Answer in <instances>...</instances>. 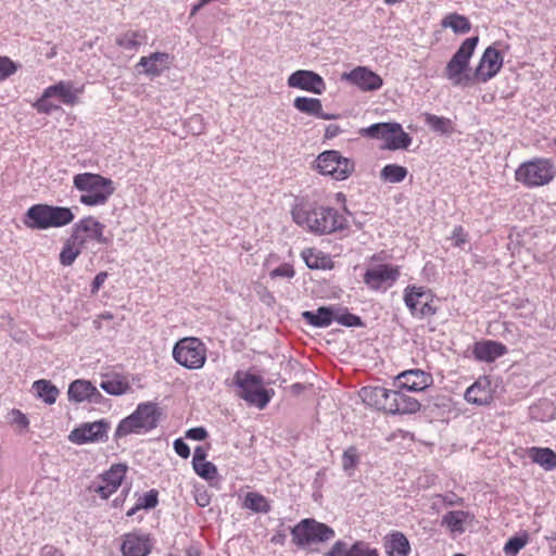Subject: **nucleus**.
<instances>
[{
    "label": "nucleus",
    "mask_w": 556,
    "mask_h": 556,
    "mask_svg": "<svg viewBox=\"0 0 556 556\" xmlns=\"http://www.w3.org/2000/svg\"><path fill=\"white\" fill-rule=\"evenodd\" d=\"M138 503L146 510L155 508L159 504V492L155 489H151L138 498Z\"/></svg>",
    "instance_id": "3c124183"
},
{
    "label": "nucleus",
    "mask_w": 556,
    "mask_h": 556,
    "mask_svg": "<svg viewBox=\"0 0 556 556\" xmlns=\"http://www.w3.org/2000/svg\"><path fill=\"white\" fill-rule=\"evenodd\" d=\"M344 556H380L376 547H371L368 542L358 540L355 541Z\"/></svg>",
    "instance_id": "a18cd8bd"
},
{
    "label": "nucleus",
    "mask_w": 556,
    "mask_h": 556,
    "mask_svg": "<svg viewBox=\"0 0 556 556\" xmlns=\"http://www.w3.org/2000/svg\"><path fill=\"white\" fill-rule=\"evenodd\" d=\"M433 383L430 372L422 369H408L400 372L393 381L395 391L422 392Z\"/></svg>",
    "instance_id": "dca6fc26"
},
{
    "label": "nucleus",
    "mask_w": 556,
    "mask_h": 556,
    "mask_svg": "<svg viewBox=\"0 0 556 556\" xmlns=\"http://www.w3.org/2000/svg\"><path fill=\"white\" fill-rule=\"evenodd\" d=\"M83 248L84 245H80L79 241L74 242L71 236L61 250L60 263L63 266H71L81 253Z\"/></svg>",
    "instance_id": "ea45409f"
},
{
    "label": "nucleus",
    "mask_w": 556,
    "mask_h": 556,
    "mask_svg": "<svg viewBox=\"0 0 556 556\" xmlns=\"http://www.w3.org/2000/svg\"><path fill=\"white\" fill-rule=\"evenodd\" d=\"M530 416L532 419L547 421L554 418L555 408L551 402L542 401L530 407Z\"/></svg>",
    "instance_id": "c03bdc74"
},
{
    "label": "nucleus",
    "mask_w": 556,
    "mask_h": 556,
    "mask_svg": "<svg viewBox=\"0 0 556 556\" xmlns=\"http://www.w3.org/2000/svg\"><path fill=\"white\" fill-rule=\"evenodd\" d=\"M424 118L431 131L440 136H451L455 131V124L451 118L431 113H424Z\"/></svg>",
    "instance_id": "72a5a7b5"
},
{
    "label": "nucleus",
    "mask_w": 556,
    "mask_h": 556,
    "mask_svg": "<svg viewBox=\"0 0 556 556\" xmlns=\"http://www.w3.org/2000/svg\"><path fill=\"white\" fill-rule=\"evenodd\" d=\"M195 503L200 507H206L211 503V496L206 490H198L194 496Z\"/></svg>",
    "instance_id": "e2e57ef3"
},
{
    "label": "nucleus",
    "mask_w": 556,
    "mask_h": 556,
    "mask_svg": "<svg viewBox=\"0 0 556 556\" xmlns=\"http://www.w3.org/2000/svg\"><path fill=\"white\" fill-rule=\"evenodd\" d=\"M242 507L256 514H268L271 510L269 501L258 492H248Z\"/></svg>",
    "instance_id": "f704fd0d"
},
{
    "label": "nucleus",
    "mask_w": 556,
    "mask_h": 556,
    "mask_svg": "<svg viewBox=\"0 0 556 556\" xmlns=\"http://www.w3.org/2000/svg\"><path fill=\"white\" fill-rule=\"evenodd\" d=\"M206 345L195 337L179 339L173 348V358L180 366L189 369H201L206 362Z\"/></svg>",
    "instance_id": "1a4fd4ad"
},
{
    "label": "nucleus",
    "mask_w": 556,
    "mask_h": 556,
    "mask_svg": "<svg viewBox=\"0 0 556 556\" xmlns=\"http://www.w3.org/2000/svg\"><path fill=\"white\" fill-rule=\"evenodd\" d=\"M383 546L387 556H408L410 554V543L404 533L392 531L383 539Z\"/></svg>",
    "instance_id": "cd10ccee"
},
{
    "label": "nucleus",
    "mask_w": 556,
    "mask_h": 556,
    "mask_svg": "<svg viewBox=\"0 0 556 556\" xmlns=\"http://www.w3.org/2000/svg\"><path fill=\"white\" fill-rule=\"evenodd\" d=\"M346 552H349L348 544L344 541L339 540L328 552L325 553V556H344Z\"/></svg>",
    "instance_id": "bf43d9fd"
},
{
    "label": "nucleus",
    "mask_w": 556,
    "mask_h": 556,
    "mask_svg": "<svg viewBox=\"0 0 556 556\" xmlns=\"http://www.w3.org/2000/svg\"><path fill=\"white\" fill-rule=\"evenodd\" d=\"M403 300L414 318L424 319L438 312L433 294L424 287L408 285L404 289Z\"/></svg>",
    "instance_id": "f8f14e48"
},
{
    "label": "nucleus",
    "mask_w": 556,
    "mask_h": 556,
    "mask_svg": "<svg viewBox=\"0 0 556 556\" xmlns=\"http://www.w3.org/2000/svg\"><path fill=\"white\" fill-rule=\"evenodd\" d=\"M194 472L205 480H213L217 476L216 466L207 460L192 465Z\"/></svg>",
    "instance_id": "09e8293b"
},
{
    "label": "nucleus",
    "mask_w": 556,
    "mask_h": 556,
    "mask_svg": "<svg viewBox=\"0 0 556 556\" xmlns=\"http://www.w3.org/2000/svg\"><path fill=\"white\" fill-rule=\"evenodd\" d=\"M17 70L16 64L8 56H0V80L13 75Z\"/></svg>",
    "instance_id": "603ef678"
},
{
    "label": "nucleus",
    "mask_w": 556,
    "mask_h": 556,
    "mask_svg": "<svg viewBox=\"0 0 556 556\" xmlns=\"http://www.w3.org/2000/svg\"><path fill=\"white\" fill-rule=\"evenodd\" d=\"M301 256L309 269L325 270L331 269L333 267V262L330 256L317 249H304L301 253Z\"/></svg>",
    "instance_id": "473e14b6"
},
{
    "label": "nucleus",
    "mask_w": 556,
    "mask_h": 556,
    "mask_svg": "<svg viewBox=\"0 0 556 556\" xmlns=\"http://www.w3.org/2000/svg\"><path fill=\"white\" fill-rule=\"evenodd\" d=\"M473 515L465 510H451L442 517V526L452 533L462 534L465 532L464 525L473 520Z\"/></svg>",
    "instance_id": "7c9ffc66"
},
{
    "label": "nucleus",
    "mask_w": 556,
    "mask_h": 556,
    "mask_svg": "<svg viewBox=\"0 0 556 556\" xmlns=\"http://www.w3.org/2000/svg\"><path fill=\"white\" fill-rule=\"evenodd\" d=\"M359 463V455L356 446L352 445L344 450L342 455V468L351 476Z\"/></svg>",
    "instance_id": "49530a36"
},
{
    "label": "nucleus",
    "mask_w": 556,
    "mask_h": 556,
    "mask_svg": "<svg viewBox=\"0 0 556 556\" xmlns=\"http://www.w3.org/2000/svg\"><path fill=\"white\" fill-rule=\"evenodd\" d=\"M109 429L110 422L106 419L84 422L70 432L68 440L77 445L105 442L109 438Z\"/></svg>",
    "instance_id": "2eb2a0df"
},
{
    "label": "nucleus",
    "mask_w": 556,
    "mask_h": 556,
    "mask_svg": "<svg viewBox=\"0 0 556 556\" xmlns=\"http://www.w3.org/2000/svg\"><path fill=\"white\" fill-rule=\"evenodd\" d=\"M302 318L315 328L329 327L336 318V305L320 306L316 311H304Z\"/></svg>",
    "instance_id": "c85d7f7f"
},
{
    "label": "nucleus",
    "mask_w": 556,
    "mask_h": 556,
    "mask_svg": "<svg viewBox=\"0 0 556 556\" xmlns=\"http://www.w3.org/2000/svg\"><path fill=\"white\" fill-rule=\"evenodd\" d=\"M291 214L295 224L317 235L332 233L348 227L346 218L329 206L295 205Z\"/></svg>",
    "instance_id": "f257e3e1"
},
{
    "label": "nucleus",
    "mask_w": 556,
    "mask_h": 556,
    "mask_svg": "<svg viewBox=\"0 0 556 556\" xmlns=\"http://www.w3.org/2000/svg\"><path fill=\"white\" fill-rule=\"evenodd\" d=\"M288 86L314 94H323L326 91L324 78L316 72L308 70H298L288 77Z\"/></svg>",
    "instance_id": "aec40b11"
},
{
    "label": "nucleus",
    "mask_w": 556,
    "mask_h": 556,
    "mask_svg": "<svg viewBox=\"0 0 556 556\" xmlns=\"http://www.w3.org/2000/svg\"><path fill=\"white\" fill-rule=\"evenodd\" d=\"M408 174L406 167L397 164H387L380 170V178L390 184L402 182Z\"/></svg>",
    "instance_id": "58836bf2"
},
{
    "label": "nucleus",
    "mask_w": 556,
    "mask_h": 556,
    "mask_svg": "<svg viewBox=\"0 0 556 556\" xmlns=\"http://www.w3.org/2000/svg\"><path fill=\"white\" fill-rule=\"evenodd\" d=\"M74 218L71 207L39 203L27 208L23 223L29 229L46 230L67 226Z\"/></svg>",
    "instance_id": "7ed1b4c3"
},
{
    "label": "nucleus",
    "mask_w": 556,
    "mask_h": 556,
    "mask_svg": "<svg viewBox=\"0 0 556 556\" xmlns=\"http://www.w3.org/2000/svg\"><path fill=\"white\" fill-rule=\"evenodd\" d=\"M528 543V535H515L507 540L503 551L508 556H516Z\"/></svg>",
    "instance_id": "de8ad7c7"
},
{
    "label": "nucleus",
    "mask_w": 556,
    "mask_h": 556,
    "mask_svg": "<svg viewBox=\"0 0 556 556\" xmlns=\"http://www.w3.org/2000/svg\"><path fill=\"white\" fill-rule=\"evenodd\" d=\"M170 64L169 54L166 52H152L141 56L135 68L139 75H146L153 79L161 76Z\"/></svg>",
    "instance_id": "412c9836"
},
{
    "label": "nucleus",
    "mask_w": 556,
    "mask_h": 556,
    "mask_svg": "<svg viewBox=\"0 0 556 556\" xmlns=\"http://www.w3.org/2000/svg\"><path fill=\"white\" fill-rule=\"evenodd\" d=\"M343 77L362 91H376L383 85L381 76L366 66H357Z\"/></svg>",
    "instance_id": "4be33fe9"
},
{
    "label": "nucleus",
    "mask_w": 556,
    "mask_h": 556,
    "mask_svg": "<svg viewBox=\"0 0 556 556\" xmlns=\"http://www.w3.org/2000/svg\"><path fill=\"white\" fill-rule=\"evenodd\" d=\"M556 176L555 162L547 157H534L521 163L515 172V178L527 188H536L549 184Z\"/></svg>",
    "instance_id": "6e6552de"
},
{
    "label": "nucleus",
    "mask_w": 556,
    "mask_h": 556,
    "mask_svg": "<svg viewBox=\"0 0 556 556\" xmlns=\"http://www.w3.org/2000/svg\"><path fill=\"white\" fill-rule=\"evenodd\" d=\"M99 387L110 395H123L130 390V383L126 376L112 372L102 376Z\"/></svg>",
    "instance_id": "c756f323"
},
{
    "label": "nucleus",
    "mask_w": 556,
    "mask_h": 556,
    "mask_svg": "<svg viewBox=\"0 0 556 556\" xmlns=\"http://www.w3.org/2000/svg\"><path fill=\"white\" fill-rule=\"evenodd\" d=\"M80 89L75 88L72 81L61 80L46 88V96L58 98L62 104L74 105L77 102Z\"/></svg>",
    "instance_id": "bb28decb"
},
{
    "label": "nucleus",
    "mask_w": 556,
    "mask_h": 556,
    "mask_svg": "<svg viewBox=\"0 0 556 556\" xmlns=\"http://www.w3.org/2000/svg\"><path fill=\"white\" fill-rule=\"evenodd\" d=\"M293 543L300 547H306L312 543H323L334 538V530L313 518H305L290 529Z\"/></svg>",
    "instance_id": "9d476101"
},
{
    "label": "nucleus",
    "mask_w": 556,
    "mask_h": 556,
    "mask_svg": "<svg viewBox=\"0 0 556 556\" xmlns=\"http://www.w3.org/2000/svg\"><path fill=\"white\" fill-rule=\"evenodd\" d=\"M315 163L317 170L321 175L331 176L336 180L346 179L354 170V163L336 150L320 153Z\"/></svg>",
    "instance_id": "ddd939ff"
},
{
    "label": "nucleus",
    "mask_w": 556,
    "mask_h": 556,
    "mask_svg": "<svg viewBox=\"0 0 556 556\" xmlns=\"http://www.w3.org/2000/svg\"><path fill=\"white\" fill-rule=\"evenodd\" d=\"M441 25L444 28H451L455 34H467L471 29V23L465 15L450 13L443 17Z\"/></svg>",
    "instance_id": "4c0bfd02"
},
{
    "label": "nucleus",
    "mask_w": 556,
    "mask_h": 556,
    "mask_svg": "<svg viewBox=\"0 0 556 556\" xmlns=\"http://www.w3.org/2000/svg\"><path fill=\"white\" fill-rule=\"evenodd\" d=\"M509 50V45L503 41H495L482 53L475 70V77L479 83H488L494 78L504 65V53Z\"/></svg>",
    "instance_id": "9b49d317"
},
{
    "label": "nucleus",
    "mask_w": 556,
    "mask_h": 556,
    "mask_svg": "<svg viewBox=\"0 0 556 556\" xmlns=\"http://www.w3.org/2000/svg\"><path fill=\"white\" fill-rule=\"evenodd\" d=\"M321 101L317 98L296 97L293 101V106L301 113L315 116L319 114Z\"/></svg>",
    "instance_id": "a19ab883"
},
{
    "label": "nucleus",
    "mask_w": 556,
    "mask_h": 556,
    "mask_svg": "<svg viewBox=\"0 0 556 556\" xmlns=\"http://www.w3.org/2000/svg\"><path fill=\"white\" fill-rule=\"evenodd\" d=\"M286 534L283 532H277L271 536L270 542L276 545H283L286 543Z\"/></svg>",
    "instance_id": "774afa93"
},
{
    "label": "nucleus",
    "mask_w": 556,
    "mask_h": 556,
    "mask_svg": "<svg viewBox=\"0 0 556 556\" xmlns=\"http://www.w3.org/2000/svg\"><path fill=\"white\" fill-rule=\"evenodd\" d=\"M400 270L391 264H380L368 268L364 274V283L371 290L378 291L384 285L391 287L399 278Z\"/></svg>",
    "instance_id": "6ab92c4d"
},
{
    "label": "nucleus",
    "mask_w": 556,
    "mask_h": 556,
    "mask_svg": "<svg viewBox=\"0 0 556 556\" xmlns=\"http://www.w3.org/2000/svg\"><path fill=\"white\" fill-rule=\"evenodd\" d=\"M104 228L105 226L92 216L84 217L75 223L72 228L73 241H79L80 245H84L87 240L106 244L109 240L103 236Z\"/></svg>",
    "instance_id": "f3484780"
},
{
    "label": "nucleus",
    "mask_w": 556,
    "mask_h": 556,
    "mask_svg": "<svg viewBox=\"0 0 556 556\" xmlns=\"http://www.w3.org/2000/svg\"><path fill=\"white\" fill-rule=\"evenodd\" d=\"M341 131H342V129L340 128L339 125L330 124L325 129V138L326 139L336 138L337 136H339L341 134Z\"/></svg>",
    "instance_id": "69168bd1"
},
{
    "label": "nucleus",
    "mask_w": 556,
    "mask_h": 556,
    "mask_svg": "<svg viewBox=\"0 0 556 556\" xmlns=\"http://www.w3.org/2000/svg\"><path fill=\"white\" fill-rule=\"evenodd\" d=\"M508 349L505 344L494 340H481L473 344L472 355L479 362L493 363L497 358L507 354Z\"/></svg>",
    "instance_id": "393cba45"
},
{
    "label": "nucleus",
    "mask_w": 556,
    "mask_h": 556,
    "mask_svg": "<svg viewBox=\"0 0 556 556\" xmlns=\"http://www.w3.org/2000/svg\"><path fill=\"white\" fill-rule=\"evenodd\" d=\"M479 43V37L472 36L466 38L453 54L445 66V77L455 87H467L471 83V77L467 74L469 62Z\"/></svg>",
    "instance_id": "0eeeda50"
},
{
    "label": "nucleus",
    "mask_w": 556,
    "mask_h": 556,
    "mask_svg": "<svg viewBox=\"0 0 556 556\" xmlns=\"http://www.w3.org/2000/svg\"><path fill=\"white\" fill-rule=\"evenodd\" d=\"M208 437V432L204 427H193L186 431V438L194 441H203Z\"/></svg>",
    "instance_id": "5fc2aeb1"
},
{
    "label": "nucleus",
    "mask_w": 556,
    "mask_h": 556,
    "mask_svg": "<svg viewBox=\"0 0 556 556\" xmlns=\"http://www.w3.org/2000/svg\"><path fill=\"white\" fill-rule=\"evenodd\" d=\"M127 469L126 464H113L109 470L99 475L98 478L89 484V492L98 494L103 500H108L121 486Z\"/></svg>",
    "instance_id": "4468645a"
},
{
    "label": "nucleus",
    "mask_w": 556,
    "mask_h": 556,
    "mask_svg": "<svg viewBox=\"0 0 556 556\" xmlns=\"http://www.w3.org/2000/svg\"><path fill=\"white\" fill-rule=\"evenodd\" d=\"M233 386L238 388V396L248 405L264 409L270 402L274 390L264 388V379L250 371L237 370L233 375Z\"/></svg>",
    "instance_id": "423d86ee"
},
{
    "label": "nucleus",
    "mask_w": 556,
    "mask_h": 556,
    "mask_svg": "<svg viewBox=\"0 0 556 556\" xmlns=\"http://www.w3.org/2000/svg\"><path fill=\"white\" fill-rule=\"evenodd\" d=\"M452 238L455 240L456 247H463L467 241V235L462 226L454 227Z\"/></svg>",
    "instance_id": "680f3d73"
},
{
    "label": "nucleus",
    "mask_w": 556,
    "mask_h": 556,
    "mask_svg": "<svg viewBox=\"0 0 556 556\" xmlns=\"http://www.w3.org/2000/svg\"><path fill=\"white\" fill-rule=\"evenodd\" d=\"M160 416L156 403H139L130 415L118 422L114 438L117 440L129 434H144L157 427Z\"/></svg>",
    "instance_id": "39448f33"
},
{
    "label": "nucleus",
    "mask_w": 556,
    "mask_h": 556,
    "mask_svg": "<svg viewBox=\"0 0 556 556\" xmlns=\"http://www.w3.org/2000/svg\"><path fill=\"white\" fill-rule=\"evenodd\" d=\"M294 269L289 264H281L275 269L270 271L271 278L283 277V278H292L294 276Z\"/></svg>",
    "instance_id": "864d4df0"
},
{
    "label": "nucleus",
    "mask_w": 556,
    "mask_h": 556,
    "mask_svg": "<svg viewBox=\"0 0 556 556\" xmlns=\"http://www.w3.org/2000/svg\"><path fill=\"white\" fill-rule=\"evenodd\" d=\"M393 132L388 136L384 147L389 150L407 149L412 137L405 132L399 123H393Z\"/></svg>",
    "instance_id": "c9c22d12"
},
{
    "label": "nucleus",
    "mask_w": 556,
    "mask_h": 556,
    "mask_svg": "<svg viewBox=\"0 0 556 556\" xmlns=\"http://www.w3.org/2000/svg\"><path fill=\"white\" fill-rule=\"evenodd\" d=\"M11 416H12V424L17 426L18 428H21L22 430H25L28 428L29 426V420L28 418L26 417L25 414H23L21 410L18 409H13L11 412Z\"/></svg>",
    "instance_id": "6e6d98bb"
},
{
    "label": "nucleus",
    "mask_w": 556,
    "mask_h": 556,
    "mask_svg": "<svg viewBox=\"0 0 556 556\" xmlns=\"http://www.w3.org/2000/svg\"><path fill=\"white\" fill-rule=\"evenodd\" d=\"M148 41V35L142 29H128L119 33L115 38V45L131 55L137 53L141 46H144Z\"/></svg>",
    "instance_id": "a878e982"
},
{
    "label": "nucleus",
    "mask_w": 556,
    "mask_h": 556,
    "mask_svg": "<svg viewBox=\"0 0 556 556\" xmlns=\"http://www.w3.org/2000/svg\"><path fill=\"white\" fill-rule=\"evenodd\" d=\"M334 321L341 326L349 328H359L364 326V321L358 315L352 314L346 307L336 305Z\"/></svg>",
    "instance_id": "79ce46f5"
},
{
    "label": "nucleus",
    "mask_w": 556,
    "mask_h": 556,
    "mask_svg": "<svg viewBox=\"0 0 556 556\" xmlns=\"http://www.w3.org/2000/svg\"><path fill=\"white\" fill-rule=\"evenodd\" d=\"M67 396L70 402L81 403L89 402L92 404L102 403L103 395L89 381L85 379H76L68 386Z\"/></svg>",
    "instance_id": "5701e85b"
},
{
    "label": "nucleus",
    "mask_w": 556,
    "mask_h": 556,
    "mask_svg": "<svg viewBox=\"0 0 556 556\" xmlns=\"http://www.w3.org/2000/svg\"><path fill=\"white\" fill-rule=\"evenodd\" d=\"M439 498L443 502L446 506H460L464 503V498L456 495L455 493H446V494H439Z\"/></svg>",
    "instance_id": "13d9d810"
},
{
    "label": "nucleus",
    "mask_w": 556,
    "mask_h": 556,
    "mask_svg": "<svg viewBox=\"0 0 556 556\" xmlns=\"http://www.w3.org/2000/svg\"><path fill=\"white\" fill-rule=\"evenodd\" d=\"M207 451L203 446H197L193 452L192 465L206 460Z\"/></svg>",
    "instance_id": "0e129e2a"
},
{
    "label": "nucleus",
    "mask_w": 556,
    "mask_h": 556,
    "mask_svg": "<svg viewBox=\"0 0 556 556\" xmlns=\"http://www.w3.org/2000/svg\"><path fill=\"white\" fill-rule=\"evenodd\" d=\"M528 457L545 471L556 469V453L549 447L532 446L528 450Z\"/></svg>",
    "instance_id": "2f4dec72"
},
{
    "label": "nucleus",
    "mask_w": 556,
    "mask_h": 556,
    "mask_svg": "<svg viewBox=\"0 0 556 556\" xmlns=\"http://www.w3.org/2000/svg\"><path fill=\"white\" fill-rule=\"evenodd\" d=\"M359 396L366 405L392 415L415 414L421 406L415 397L380 386L363 387Z\"/></svg>",
    "instance_id": "f03ea898"
},
{
    "label": "nucleus",
    "mask_w": 556,
    "mask_h": 556,
    "mask_svg": "<svg viewBox=\"0 0 556 556\" xmlns=\"http://www.w3.org/2000/svg\"><path fill=\"white\" fill-rule=\"evenodd\" d=\"M37 396L46 404L52 405L56 402L59 389L49 380L40 379L33 383Z\"/></svg>",
    "instance_id": "e433bc0d"
},
{
    "label": "nucleus",
    "mask_w": 556,
    "mask_h": 556,
    "mask_svg": "<svg viewBox=\"0 0 556 556\" xmlns=\"http://www.w3.org/2000/svg\"><path fill=\"white\" fill-rule=\"evenodd\" d=\"M73 186L81 192L79 202L86 206L104 205L115 191L112 179L93 173L76 174Z\"/></svg>",
    "instance_id": "20e7f679"
},
{
    "label": "nucleus",
    "mask_w": 556,
    "mask_h": 556,
    "mask_svg": "<svg viewBox=\"0 0 556 556\" xmlns=\"http://www.w3.org/2000/svg\"><path fill=\"white\" fill-rule=\"evenodd\" d=\"M152 547L151 535L141 530L125 533L122 538L121 552L123 556H148Z\"/></svg>",
    "instance_id": "a211bd4d"
},
{
    "label": "nucleus",
    "mask_w": 556,
    "mask_h": 556,
    "mask_svg": "<svg viewBox=\"0 0 556 556\" xmlns=\"http://www.w3.org/2000/svg\"><path fill=\"white\" fill-rule=\"evenodd\" d=\"M464 397L473 405H489L493 401V389L490 378L488 376L479 377L467 388Z\"/></svg>",
    "instance_id": "b1692460"
},
{
    "label": "nucleus",
    "mask_w": 556,
    "mask_h": 556,
    "mask_svg": "<svg viewBox=\"0 0 556 556\" xmlns=\"http://www.w3.org/2000/svg\"><path fill=\"white\" fill-rule=\"evenodd\" d=\"M106 278H108V273L106 271H100L99 274H97L96 277L93 278L92 282H91L90 292L92 294H97L98 291L100 290V288L105 282Z\"/></svg>",
    "instance_id": "052dcab7"
},
{
    "label": "nucleus",
    "mask_w": 556,
    "mask_h": 556,
    "mask_svg": "<svg viewBox=\"0 0 556 556\" xmlns=\"http://www.w3.org/2000/svg\"><path fill=\"white\" fill-rule=\"evenodd\" d=\"M173 446L176 454L181 458L187 459L190 456V447L182 438H177L174 441Z\"/></svg>",
    "instance_id": "4d7b16f0"
},
{
    "label": "nucleus",
    "mask_w": 556,
    "mask_h": 556,
    "mask_svg": "<svg viewBox=\"0 0 556 556\" xmlns=\"http://www.w3.org/2000/svg\"><path fill=\"white\" fill-rule=\"evenodd\" d=\"M393 123H376L361 130V135L387 141L388 136L393 132Z\"/></svg>",
    "instance_id": "37998d69"
},
{
    "label": "nucleus",
    "mask_w": 556,
    "mask_h": 556,
    "mask_svg": "<svg viewBox=\"0 0 556 556\" xmlns=\"http://www.w3.org/2000/svg\"><path fill=\"white\" fill-rule=\"evenodd\" d=\"M41 556H63V553L53 545H45L41 548Z\"/></svg>",
    "instance_id": "338daca9"
},
{
    "label": "nucleus",
    "mask_w": 556,
    "mask_h": 556,
    "mask_svg": "<svg viewBox=\"0 0 556 556\" xmlns=\"http://www.w3.org/2000/svg\"><path fill=\"white\" fill-rule=\"evenodd\" d=\"M52 96H46V89L43 90L40 98L34 103V108L38 113L50 114L53 111L60 109V105L54 104L50 101Z\"/></svg>",
    "instance_id": "8fccbe9b"
}]
</instances>
